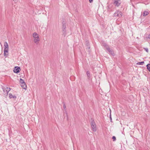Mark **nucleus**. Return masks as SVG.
<instances>
[{
    "instance_id": "nucleus-7",
    "label": "nucleus",
    "mask_w": 150,
    "mask_h": 150,
    "mask_svg": "<svg viewBox=\"0 0 150 150\" xmlns=\"http://www.w3.org/2000/svg\"><path fill=\"white\" fill-rule=\"evenodd\" d=\"M121 3V2L120 0H115L114 4L115 6H118Z\"/></svg>"
},
{
    "instance_id": "nucleus-21",
    "label": "nucleus",
    "mask_w": 150,
    "mask_h": 150,
    "mask_svg": "<svg viewBox=\"0 0 150 150\" xmlns=\"http://www.w3.org/2000/svg\"><path fill=\"white\" fill-rule=\"evenodd\" d=\"M12 98H16V96H13Z\"/></svg>"
},
{
    "instance_id": "nucleus-9",
    "label": "nucleus",
    "mask_w": 150,
    "mask_h": 150,
    "mask_svg": "<svg viewBox=\"0 0 150 150\" xmlns=\"http://www.w3.org/2000/svg\"><path fill=\"white\" fill-rule=\"evenodd\" d=\"M8 50H4V55L6 57H7L8 55Z\"/></svg>"
},
{
    "instance_id": "nucleus-18",
    "label": "nucleus",
    "mask_w": 150,
    "mask_h": 150,
    "mask_svg": "<svg viewBox=\"0 0 150 150\" xmlns=\"http://www.w3.org/2000/svg\"><path fill=\"white\" fill-rule=\"evenodd\" d=\"M112 139H113V141H115L116 140V137L115 136H113L112 137Z\"/></svg>"
},
{
    "instance_id": "nucleus-6",
    "label": "nucleus",
    "mask_w": 150,
    "mask_h": 150,
    "mask_svg": "<svg viewBox=\"0 0 150 150\" xmlns=\"http://www.w3.org/2000/svg\"><path fill=\"white\" fill-rule=\"evenodd\" d=\"M21 70L20 67H14L13 69V71L16 73H18Z\"/></svg>"
},
{
    "instance_id": "nucleus-1",
    "label": "nucleus",
    "mask_w": 150,
    "mask_h": 150,
    "mask_svg": "<svg viewBox=\"0 0 150 150\" xmlns=\"http://www.w3.org/2000/svg\"><path fill=\"white\" fill-rule=\"evenodd\" d=\"M34 38V42L36 44H38L40 41L38 35L36 33H34L33 34Z\"/></svg>"
},
{
    "instance_id": "nucleus-14",
    "label": "nucleus",
    "mask_w": 150,
    "mask_h": 150,
    "mask_svg": "<svg viewBox=\"0 0 150 150\" xmlns=\"http://www.w3.org/2000/svg\"><path fill=\"white\" fill-rule=\"evenodd\" d=\"M147 68L150 72V64H148L146 65Z\"/></svg>"
},
{
    "instance_id": "nucleus-22",
    "label": "nucleus",
    "mask_w": 150,
    "mask_h": 150,
    "mask_svg": "<svg viewBox=\"0 0 150 150\" xmlns=\"http://www.w3.org/2000/svg\"><path fill=\"white\" fill-rule=\"evenodd\" d=\"M63 108L64 109H65L66 108V106H65V104H64V105H63Z\"/></svg>"
},
{
    "instance_id": "nucleus-17",
    "label": "nucleus",
    "mask_w": 150,
    "mask_h": 150,
    "mask_svg": "<svg viewBox=\"0 0 150 150\" xmlns=\"http://www.w3.org/2000/svg\"><path fill=\"white\" fill-rule=\"evenodd\" d=\"M20 80L21 83H25L24 80L22 79H20Z\"/></svg>"
},
{
    "instance_id": "nucleus-20",
    "label": "nucleus",
    "mask_w": 150,
    "mask_h": 150,
    "mask_svg": "<svg viewBox=\"0 0 150 150\" xmlns=\"http://www.w3.org/2000/svg\"><path fill=\"white\" fill-rule=\"evenodd\" d=\"M144 49L145 50L146 52H148V48H144Z\"/></svg>"
},
{
    "instance_id": "nucleus-2",
    "label": "nucleus",
    "mask_w": 150,
    "mask_h": 150,
    "mask_svg": "<svg viewBox=\"0 0 150 150\" xmlns=\"http://www.w3.org/2000/svg\"><path fill=\"white\" fill-rule=\"evenodd\" d=\"M90 125L93 130L94 132L96 131V125L93 120H92L91 122Z\"/></svg>"
},
{
    "instance_id": "nucleus-4",
    "label": "nucleus",
    "mask_w": 150,
    "mask_h": 150,
    "mask_svg": "<svg viewBox=\"0 0 150 150\" xmlns=\"http://www.w3.org/2000/svg\"><path fill=\"white\" fill-rule=\"evenodd\" d=\"M4 94L5 96H7L8 93L10 91L11 88H10L6 87V88H3Z\"/></svg>"
},
{
    "instance_id": "nucleus-23",
    "label": "nucleus",
    "mask_w": 150,
    "mask_h": 150,
    "mask_svg": "<svg viewBox=\"0 0 150 150\" xmlns=\"http://www.w3.org/2000/svg\"><path fill=\"white\" fill-rule=\"evenodd\" d=\"M89 2L91 3L93 1V0H89Z\"/></svg>"
},
{
    "instance_id": "nucleus-3",
    "label": "nucleus",
    "mask_w": 150,
    "mask_h": 150,
    "mask_svg": "<svg viewBox=\"0 0 150 150\" xmlns=\"http://www.w3.org/2000/svg\"><path fill=\"white\" fill-rule=\"evenodd\" d=\"M104 46L105 47L107 50L109 52L112 54V55H114V54L113 51L112 49H110L109 47V46L106 44H105L104 45Z\"/></svg>"
},
{
    "instance_id": "nucleus-8",
    "label": "nucleus",
    "mask_w": 150,
    "mask_h": 150,
    "mask_svg": "<svg viewBox=\"0 0 150 150\" xmlns=\"http://www.w3.org/2000/svg\"><path fill=\"white\" fill-rule=\"evenodd\" d=\"M4 50H8V46L7 43L5 42L4 43Z\"/></svg>"
},
{
    "instance_id": "nucleus-24",
    "label": "nucleus",
    "mask_w": 150,
    "mask_h": 150,
    "mask_svg": "<svg viewBox=\"0 0 150 150\" xmlns=\"http://www.w3.org/2000/svg\"><path fill=\"white\" fill-rule=\"evenodd\" d=\"M148 38L150 39V34L148 35Z\"/></svg>"
},
{
    "instance_id": "nucleus-15",
    "label": "nucleus",
    "mask_w": 150,
    "mask_h": 150,
    "mask_svg": "<svg viewBox=\"0 0 150 150\" xmlns=\"http://www.w3.org/2000/svg\"><path fill=\"white\" fill-rule=\"evenodd\" d=\"M144 64V62H139L137 63V64L139 65H142Z\"/></svg>"
},
{
    "instance_id": "nucleus-13",
    "label": "nucleus",
    "mask_w": 150,
    "mask_h": 150,
    "mask_svg": "<svg viewBox=\"0 0 150 150\" xmlns=\"http://www.w3.org/2000/svg\"><path fill=\"white\" fill-rule=\"evenodd\" d=\"M89 42L88 41H86V45L87 46V48H90V46L88 44Z\"/></svg>"
},
{
    "instance_id": "nucleus-10",
    "label": "nucleus",
    "mask_w": 150,
    "mask_h": 150,
    "mask_svg": "<svg viewBox=\"0 0 150 150\" xmlns=\"http://www.w3.org/2000/svg\"><path fill=\"white\" fill-rule=\"evenodd\" d=\"M21 87L22 88L24 89H25L26 88V85L25 84V83H21L20 84Z\"/></svg>"
},
{
    "instance_id": "nucleus-19",
    "label": "nucleus",
    "mask_w": 150,
    "mask_h": 150,
    "mask_svg": "<svg viewBox=\"0 0 150 150\" xmlns=\"http://www.w3.org/2000/svg\"><path fill=\"white\" fill-rule=\"evenodd\" d=\"M9 98H12L13 96L11 93H10L9 94Z\"/></svg>"
},
{
    "instance_id": "nucleus-12",
    "label": "nucleus",
    "mask_w": 150,
    "mask_h": 150,
    "mask_svg": "<svg viewBox=\"0 0 150 150\" xmlns=\"http://www.w3.org/2000/svg\"><path fill=\"white\" fill-rule=\"evenodd\" d=\"M149 13L148 11H144L143 13V16H146L147 15L149 14Z\"/></svg>"
},
{
    "instance_id": "nucleus-11",
    "label": "nucleus",
    "mask_w": 150,
    "mask_h": 150,
    "mask_svg": "<svg viewBox=\"0 0 150 150\" xmlns=\"http://www.w3.org/2000/svg\"><path fill=\"white\" fill-rule=\"evenodd\" d=\"M66 28V25L65 24H63L62 27V29L63 30V32H64V33H65V29Z\"/></svg>"
},
{
    "instance_id": "nucleus-5",
    "label": "nucleus",
    "mask_w": 150,
    "mask_h": 150,
    "mask_svg": "<svg viewBox=\"0 0 150 150\" xmlns=\"http://www.w3.org/2000/svg\"><path fill=\"white\" fill-rule=\"evenodd\" d=\"M114 16H117L119 17H121L122 16V13L121 11H117L114 14Z\"/></svg>"
},
{
    "instance_id": "nucleus-16",
    "label": "nucleus",
    "mask_w": 150,
    "mask_h": 150,
    "mask_svg": "<svg viewBox=\"0 0 150 150\" xmlns=\"http://www.w3.org/2000/svg\"><path fill=\"white\" fill-rule=\"evenodd\" d=\"M86 74H87V76H88V77L89 78L90 76V74L89 72L88 71H87V72H86Z\"/></svg>"
}]
</instances>
